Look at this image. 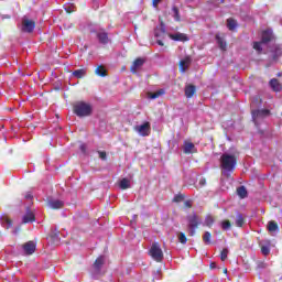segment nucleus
Instances as JSON below:
<instances>
[{"label": "nucleus", "instance_id": "09e8293b", "mask_svg": "<svg viewBox=\"0 0 282 282\" xmlns=\"http://www.w3.org/2000/svg\"><path fill=\"white\" fill-rule=\"evenodd\" d=\"M79 149H80L82 153H85V144H82V145L79 147Z\"/></svg>", "mask_w": 282, "mask_h": 282}, {"label": "nucleus", "instance_id": "e433bc0d", "mask_svg": "<svg viewBox=\"0 0 282 282\" xmlns=\"http://www.w3.org/2000/svg\"><path fill=\"white\" fill-rule=\"evenodd\" d=\"M51 239H53V243H58L61 241V238L58 237V232L54 231L51 235Z\"/></svg>", "mask_w": 282, "mask_h": 282}, {"label": "nucleus", "instance_id": "f3484780", "mask_svg": "<svg viewBox=\"0 0 282 282\" xmlns=\"http://www.w3.org/2000/svg\"><path fill=\"white\" fill-rule=\"evenodd\" d=\"M188 224H189V228H197V226H199V218L197 217V215H192L188 217Z\"/></svg>", "mask_w": 282, "mask_h": 282}, {"label": "nucleus", "instance_id": "8fccbe9b", "mask_svg": "<svg viewBox=\"0 0 282 282\" xmlns=\"http://www.w3.org/2000/svg\"><path fill=\"white\" fill-rule=\"evenodd\" d=\"M25 198H26V199H32V194H26V195H25Z\"/></svg>", "mask_w": 282, "mask_h": 282}, {"label": "nucleus", "instance_id": "393cba45", "mask_svg": "<svg viewBox=\"0 0 282 282\" xmlns=\"http://www.w3.org/2000/svg\"><path fill=\"white\" fill-rule=\"evenodd\" d=\"M268 230H269V232H278L279 231V225H276V223H274V221H269Z\"/></svg>", "mask_w": 282, "mask_h": 282}, {"label": "nucleus", "instance_id": "7ed1b4c3", "mask_svg": "<svg viewBox=\"0 0 282 282\" xmlns=\"http://www.w3.org/2000/svg\"><path fill=\"white\" fill-rule=\"evenodd\" d=\"M270 41H272V30H265L262 32V41L253 43V50L261 52L263 50V43H270Z\"/></svg>", "mask_w": 282, "mask_h": 282}, {"label": "nucleus", "instance_id": "6e6552de", "mask_svg": "<svg viewBox=\"0 0 282 282\" xmlns=\"http://www.w3.org/2000/svg\"><path fill=\"white\" fill-rule=\"evenodd\" d=\"M191 63H192L191 56H186L180 61L178 69L181 72V74L186 73V69H188V67L191 66Z\"/></svg>", "mask_w": 282, "mask_h": 282}, {"label": "nucleus", "instance_id": "c9c22d12", "mask_svg": "<svg viewBox=\"0 0 282 282\" xmlns=\"http://www.w3.org/2000/svg\"><path fill=\"white\" fill-rule=\"evenodd\" d=\"M205 224L208 227L213 226V224H215V218H213V216H207L205 219Z\"/></svg>", "mask_w": 282, "mask_h": 282}, {"label": "nucleus", "instance_id": "0eeeda50", "mask_svg": "<svg viewBox=\"0 0 282 282\" xmlns=\"http://www.w3.org/2000/svg\"><path fill=\"white\" fill-rule=\"evenodd\" d=\"M252 120L254 124H259V121L262 120V118H268L270 116V110L261 109V110H252Z\"/></svg>", "mask_w": 282, "mask_h": 282}, {"label": "nucleus", "instance_id": "49530a36", "mask_svg": "<svg viewBox=\"0 0 282 282\" xmlns=\"http://www.w3.org/2000/svg\"><path fill=\"white\" fill-rule=\"evenodd\" d=\"M184 204H185V208H191V206H192L191 200H186Z\"/></svg>", "mask_w": 282, "mask_h": 282}, {"label": "nucleus", "instance_id": "f257e3e1", "mask_svg": "<svg viewBox=\"0 0 282 282\" xmlns=\"http://www.w3.org/2000/svg\"><path fill=\"white\" fill-rule=\"evenodd\" d=\"M237 166V152H225L220 156L221 173L225 177H230V173L235 171Z\"/></svg>", "mask_w": 282, "mask_h": 282}, {"label": "nucleus", "instance_id": "4468645a", "mask_svg": "<svg viewBox=\"0 0 282 282\" xmlns=\"http://www.w3.org/2000/svg\"><path fill=\"white\" fill-rule=\"evenodd\" d=\"M169 37L172 39V41H181L183 43H186L188 41V36L184 33H174V34H169Z\"/></svg>", "mask_w": 282, "mask_h": 282}, {"label": "nucleus", "instance_id": "7c9ffc66", "mask_svg": "<svg viewBox=\"0 0 282 282\" xmlns=\"http://www.w3.org/2000/svg\"><path fill=\"white\" fill-rule=\"evenodd\" d=\"M261 105V97L259 95L252 97L251 107H257Z\"/></svg>", "mask_w": 282, "mask_h": 282}, {"label": "nucleus", "instance_id": "ddd939ff", "mask_svg": "<svg viewBox=\"0 0 282 282\" xmlns=\"http://www.w3.org/2000/svg\"><path fill=\"white\" fill-rule=\"evenodd\" d=\"M23 249L26 254H34V251L36 250V243L34 241H29L24 243Z\"/></svg>", "mask_w": 282, "mask_h": 282}, {"label": "nucleus", "instance_id": "4c0bfd02", "mask_svg": "<svg viewBox=\"0 0 282 282\" xmlns=\"http://www.w3.org/2000/svg\"><path fill=\"white\" fill-rule=\"evenodd\" d=\"M178 241H180V243H186L187 239H186V235H184V232L178 234Z\"/></svg>", "mask_w": 282, "mask_h": 282}, {"label": "nucleus", "instance_id": "9d476101", "mask_svg": "<svg viewBox=\"0 0 282 282\" xmlns=\"http://www.w3.org/2000/svg\"><path fill=\"white\" fill-rule=\"evenodd\" d=\"M47 206H48V208H52L53 210H58V208H63L64 203H63V200H58L55 198H48Z\"/></svg>", "mask_w": 282, "mask_h": 282}, {"label": "nucleus", "instance_id": "f704fd0d", "mask_svg": "<svg viewBox=\"0 0 282 282\" xmlns=\"http://www.w3.org/2000/svg\"><path fill=\"white\" fill-rule=\"evenodd\" d=\"M230 227H231L230 220H224L221 223L223 230H230Z\"/></svg>", "mask_w": 282, "mask_h": 282}, {"label": "nucleus", "instance_id": "f8f14e48", "mask_svg": "<svg viewBox=\"0 0 282 282\" xmlns=\"http://www.w3.org/2000/svg\"><path fill=\"white\" fill-rule=\"evenodd\" d=\"M142 65H144V59L143 58H137L131 67H130V72H132V74H138V69H140L142 67Z\"/></svg>", "mask_w": 282, "mask_h": 282}, {"label": "nucleus", "instance_id": "5701e85b", "mask_svg": "<svg viewBox=\"0 0 282 282\" xmlns=\"http://www.w3.org/2000/svg\"><path fill=\"white\" fill-rule=\"evenodd\" d=\"M22 221H23V224H30V223L34 221V213L28 212V213L23 216Z\"/></svg>", "mask_w": 282, "mask_h": 282}, {"label": "nucleus", "instance_id": "a211bd4d", "mask_svg": "<svg viewBox=\"0 0 282 282\" xmlns=\"http://www.w3.org/2000/svg\"><path fill=\"white\" fill-rule=\"evenodd\" d=\"M282 56V48L279 45H275L273 50L271 51V57L273 61H276V58Z\"/></svg>", "mask_w": 282, "mask_h": 282}, {"label": "nucleus", "instance_id": "423d86ee", "mask_svg": "<svg viewBox=\"0 0 282 282\" xmlns=\"http://www.w3.org/2000/svg\"><path fill=\"white\" fill-rule=\"evenodd\" d=\"M35 28H36V23L34 22V20H30L28 18L22 19L21 32H25L30 34L34 32Z\"/></svg>", "mask_w": 282, "mask_h": 282}, {"label": "nucleus", "instance_id": "3c124183", "mask_svg": "<svg viewBox=\"0 0 282 282\" xmlns=\"http://www.w3.org/2000/svg\"><path fill=\"white\" fill-rule=\"evenodd\" d=\"M228 272V270L225 269V273Z\"/></svg>", "mask_w": 282, "mask_h": 282}, {"label": "nucleus", "instance_id": "6ab92c4d", "mask_svg": "<svg viewBox=\"0 0 282 282\" xmlns=\"http://www.w3.org/2000/svg\"><path fill=\"white\" fill-rule=\"evenodd\" d=\"M196 88L194 85H187L185 87V96L186 98H193L195 96Z\"/></svg>", "mask_w": 282, "mask_h": 282}, {"label": "nucleus", "instance_id": "ea45409f", "mask_svg": "<svg viewBox=\"0 0 282 282\" xmlns=\"http://www.w3.org/2000/svg\"><path fill=\"white\" fill-rule=\"evenodd\" d=\"M2 224H6V225H4L6 228H10V226H12V221H11L10 219H8V218H3Z\"/></svg>", "mask_w": 282, "mask_h": 282}, {"label": "nucleus", "instance_id": "58836bf2", "mask_svg": "<svg viewBox=\"0 0 282 282\" xmlns=\"http://www.w3.org/2000/svg\"><path fill=\"white\" fill-rule=\"evenodd\" d=\"M220 259L221 261H226V259H228V249H223L220 253Z\"/></svg>", "mask_w": 282, "mask_h": 282}, {"label": "nucleus", "instance_id": "c756f323", "mask_svg": "<svg viewBox=\"0 0 282 282\" xmlns=\"http://www.w3.org/2000/svg\"><path fill=\"white\" fill-rule=\"evenodd\" d=\"M236 226L238 228H242L243 227V216H241L240 214H238L236 216Z\"/></svg>", "mask_w": 282, "mask_h": 282}, {"label": "nucleus", "instance_id": "72a5a7b5", "mask_svg": "<svg viewBox=\"0 0 282 282\" xmlns=\"http://www.w3.org/2000/svg\"><path fill=\"white\" fill-rule=\"evenodd\" d=\"M212 235L210 232L206 231L203 236V240L205 243L210 245Z\"/></svg>", "mask_w": 282, "mask_h": 282}, {"label": "nucleus", "instance_id": "f03ea898", "mask_svg": "<svg viewBox=\"0 0 282 282\" xmlns=\"http://www.w3.org/2000/svg\"><path fill=\"white\" fill-rule=\"evenodd\" d=\"M91 111H94V108L90 104L85 101H77L74 105V113L77 115L78 118H87V116H91Z\"/></svg>", "mask_w": 282, "mask_h": 282}, {"label": "nucleus", "instance_id": "20e7f679", "mask_svg": "<svg viewBox=\"0 0 282 282\" xmlns=\"http://www.w3.org/2000/svg\"><path fill=\"white\" fill-rule=\"evenodd\" d=\"M150 257L154 259V261H162L164 259V252H162V248H160V243L155 242L150 248Z\"/></svg>", "mask_w": 282, "mask_h": 282}, {"label": "nucleus", "instance_id": "c85d7f7f", "mask_svg": "<svg viewBox=\"0 0 282 282\" xmlns=\"http://www.w3.org/2000/svg\"><path fill=\"white\" fill-rule=\"evenodd\" d=\"M98 40L104 44L109 43V37L107 36V33H98Z\"/></svg>", "mask_w": 282, "mask_h": 282}, {"label": "nucleus", "instance_id": "412c9836", "mask_svg": "<svg viewBox=\"0 0 282 282\" xmlns=\"http://www.w3.org/2000/svg\"><path fill=\"white\" fill-rule=\"evenodd\" d=\"M119 187L122 189V191H127V188H131V181L129 178H122L120 182H119Z\"/></svg>", "mask_w": 282, "mask_h": 282}, {"label": "nucleus", "instance_id": "c03bdc74", "mask_svg": "<svg viewBox=\"0 0 282 282\" xmlns=\"http://www.w3.org/2000/svg\"><path fill=\"white\" fill-rule=\"evenodd\" d=\"M160 1L162 0H152L153 8H158V6L160 4Z\"/></svg>", "mask_w": 282, "mask_h": 282}, {"label": "nucleus", "instance_id": "a878e982", "mask_svg": "<svg viewBox=\"0 0 282 282\" xmlns=\"http://www.w3.org/2000/svg\"><path fill=\"white\" fill-rule=\"evenodd\" d=\"M237 194H238L239 197H241V199H243L245 197H247L248 191L246 189L245 186H240L237 189Z\"/></svg>", "mask_w": 282, "mask_h": 282}, {"label": "nucleus", "instance_id": "9b49d317", "mask_svg": "<svg viewBox=\"0 0 282 282\" xmlns=\"http://www.w3.org/2000/svg\"><path fill=\"white\" fill-rule=\"evenodd\" d=\"M105 264V257H99L94 265H93V270L95 272V274H100V269L102 268V265Z\"/></svg>", "mask_w": 282, "mask_h": 282}, {"label": "nucleus", "instance_id": "473e14b6", "mask_svg": "<svg viewBox=\"0 0 282 282\" xmlns=\"http://www.w3.org/2000/svg\"><path fill=\"white\" fill-rule=\"evenodd\" d=\"M261 252H262V254H264V257H268V254H270V246L262 245Z\"/></svg>", "mask_w": 282, "mask_h": 282}, {"label": "nucleus", "instance_id": "2eb2a0df", "mask_svg": "<svg viewBox=\"0 0 282 282\" xmlns=\"http://www.w3.org/2000/svg\"><path fill=\"white\" fill-rule=\"evenodd\" d=\"M166 34V28L164 26V23H161L160 26H158L154 31V35L156 39H162Z\"/></svg>", "mask_w": 282, "mask_h": 282}, {"label": "nucleus", "instance_id": "dca6fc26", "mask_svg": "<svg viewBox=\"0 0 282 282\" xmlns=\"http://www.w3.org/2000/svg\"><path fill=\"white\" fill-rule=\"evenodd\" d=\"M164 94H166V90L159 89L155 93H148L147 96H148V98H150V100H155L156 98L164 96Z\"/></svg>", "mask_w": 282, "mask_h": 282}, {"label": "nucleus", "instance_id": "a18cd8bd", "mask_svg": "<svg viewBox=\"0 0 282 282\" xmlns=\"http://www.w3.org/2000/svg\"><path fill=\"white\" fill-rule=\"evenodd\" d=\"M99 158H100L101 160H107V153H105V152H99Z\"/></svg>", "mask_w": 282, "mask_h": 282}, {"label": "nucleus", "instance_id": "79ce46f5", "mask_svg": "<svg viewBox=\"0 0 282 282\" xmlns=\"http://www.w3.org/2000/svg\"><path fill=\"white\" fill-rule=\"evenodd\" d=\"M183 199H184V196H183V195H176V196L174 197L173 202L178 203V202H182Z\"/></svg>", "mask_w": 282, "mask_h": 282}, {"label": "nucleus", "instance_id": "4be33fe9", "mask_svg": "<svg viewBox=\"0 0 282 282\" xmlns=\"http://www.w3.org/2000/svg\"><path fill=\"white\" fill-rule=\"evenodd\" d=\"M216 41L220 47V50H223V52H226L228 44L226 43V41L224 40V37H220L219 35H216Z\"/></svg>", "mask_w": 282, "mask_h": 282}, {"label": "nucleus", "instance_id": "cd10ccee", "mask_svg": "<svg viewBox=\"0 0 282 282\" xmlns=\"http://www.w3.org/2000/svg\"><path fill=\"white\" fill-rule=\"evenodd\" d=\"M227 28L228 30H237V21H235L234 19H228Z\"/></svg>", "mask_w": 282, "mask_h": 282}, {"label": "nucleus", "instance_id": "37998d69", "mask_svg": "<svg viewBox=\"0 0 282 282\" xmlns=\"http://www.w3.org/2000/svg\"><path fill=\"white\" fill-rule=\"evenodd\" d=\"M199 186H206V178L202 177L198 182Z\"/></svg>", "mask_w": 282, "mask_h": 282}, {"label": "nucleus", "instance_id": "de8ad7c7", "mask_svg": "<svg viewBox=\"0 0 282 282\" xmlns=\"http://www.w3.org/2000/svg\"><path fill=\"white\" fill-rule=\"evenodd\" d=\"M156 43H158V45H160L161 47H163V45H164V42H162V40H158Z\"/></svg>", "mask_w": 282, "mask_h": 282}, {"label": "nucleus", "instance_id": "b1692460", "mask_svg": "<svg viewBox=\"0 0 282 282\" xmlns=\"http://www.w3.org/2000/svg\"><path fill=\"white\" fill-rule=\"evenodd\" d=\"M95 74L97 76H101L102 78H105V76H107V70L105 69L104 66H98L96 69H95Z\"/></svg>", "mask_w": 282, "mask_h": 282}, {"label": "nucleus", "instance_id": "bb28decb", "mask_svg": "<svg viewBox=\"0 0 282 282\" xmlns=\"http://www.w3.org/2000/svg\"><path fill=\"white\" fill-rule=\"evenodd\" d=\"M270 86L274 91H279L281 89V85L279 84V80L276 79H271L270 80Z\"/></svg>", "mask_w": 282, "mask_h": 282}, {"label": "nucleus", "instance_id": "aec40b11", "mask_svg": "<svg viewBox=\"0 0 282 282\" xmlns=\"http://www.w3.org/2000/svg\"><path fill=\"white\" fill-rule=\"evenodd\" d=\"M74 78H85L87 76V69L80 68L73 72Z\"/></svg>", "mask_w": 282, "mask_h": 282}, {"label": "nucleus", "instance_id": "1a4fd4ad", "mask_svg": "<svg viewBox=\"0 0 282 282\" xmlns=\"http://www.w3.org/2000/svg\"><path fill=\"white\" fill-rule=\"evenodd\" d=\"M183 153H185L186 155L191 153H197V149L195 148V144L193 142L184 141Z\"/></svg>", "mask_w": 282, "mask_h": 282}, {"label": "nucleus", "instance_id": "2f4dec72", "mask_svg": "<svg viewBox=\"0 0 282 282\" xmlns=\"http://www.w3.org/2000/svg\"><path fill=\"white\" fill-rule=\"evenodd\" d=\"M172 12H173L174 20L175 21H181V19H180V10H177L176 7H173Z\"/></svg>", "mask_w": 282, "mask_h": 282}, {"label": "nucleus", "instance_id": "39448f33", "mask_svg": "<svg viewBox=\"0 0 282 282\" xmlns=\"http://www.w3.org/2000/svg\"><path fill=\"white\" fill-rule=\"evenodd\" d=\"M134 131L142 138H147V135L151 134V123L143 122L141 124L134 126Z\"/></svg>", "mask_w": 282, "mask_h": 282}, {"label": "nucleus", "instance_id": "a19ab883", "mask_svg": "<svg viewBox=\"0 0 282 282\" xmlns=\"http://www.w3.org/2000/svg\"><path fill=\"white\" fill-rule=\"evenodd\" d=\"M65 10H66V12H67L68 14H72V12H74V7H73V4L66 6V7H65Z\"/></svg>", "mask_w": 282, "mask_h": 282}]
</instances>
